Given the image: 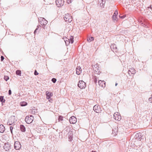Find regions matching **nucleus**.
Returning a JSON list of instances; mask_svg holds the SVG:
<instances>
[{
  "label": "nucleus",
  "mask_w": 152,
  "mask_h": 152,
  "mask_svg": "<svg viewBox=\"0 0 152 152\" xmlns=\"http://www.w3.org/2000/svg\"><path fill=\"white\" fill-rule=\"evenodd\" d=\"M135 73V70L133 68L130 69L128 71V73L130 76L133 75Z\"/></svg>",
  "instance_id": "f8f14e48"
},
{
  "label": "nucleus",
  "mask_w": 152,
  "mask_h": 152,
  "mask_svg": "<svg viewBox=\"0 0 152 152\" xmlns=\"http://www.w3.org/2000/svg\"><path fill=\"white\" fill-rule=\"evenodd\" d=\"M99 85L103 87H104L105 86V82L104 81H102L101 80L99 81Z\"/></svg>",
  "instance_id": "dca6fc26"
},
{
  "label": "nucleus",
  "mask_w": 152,
  "mask_h": 152,
  "mask_svg": "<svg viewBox=\"0 0 152 152\" xmlns=\"http://www.w3.org/2000/svg\"><path fill=\"white\" fill-rule=\"evenodd\" d=\"M118 14V12L117 10H115L114 13L113 15L112 16V18L114 22H115L117 21L116 18Z\"/></svg>",
  "instance_id": "4468645a"
},
{
  "label": "nucleus",
  "mask_w": 152,
  "mask_h": 152,
  "mask_svg": "<svg viewBox=\"0 0 152 152\" xmlns=\"http://www.w3.org/2000/svg\"><path fill=\"white\" fill-rule=\"evenodd\" d=\"M7 152H8V151Z\"/></svg>",
  "instance_id": "49530a36"
},
{
  "label": "nucleus",
  "mask_w": 152,
  "mask_h": 152,
  "mask_svg": "<svg viewBox=\"0 0 152 152\" xmlns=\"http://www.w3.org/2000/svg\"><path fill=\"white\" fill-rule=\"evenodd\" d=\"M69 122L71 124H75L77 122V118L74 116H72L70 118Z\"/></svg>",
  "instance_id": "9b49d317"
},
{
  "label": "nucleus",
  "mask_w": 152,
  "mask_h": 152,
  "mask_svg": "<svg viewBox=\"0 0 152 152\" xmlns=\"http://www.w3.org/2000/svg\"><path fill=\"white\" fill-rule=\"evenodd\" d=\"M82 69L79 66H78L76 68V73L77 75H79L81 73Z\"/></svg>",
  "instance_id": "2eb2a0df"
},
{
  "label": "nucleus",
  "mask_w": 152,
  "mask_h": 152,
  "mask_svg": "<svg viewBox=\"0 0 152 152\" xmlns=\"http://www.w3.org/2000/svg\"><path fill=\"white\" fill-rule=\"evenodd\" d=\"M94 38L93 37H91L90 38L87 39V41L88 42H90L91 41H92L94 40Z\"/></svg>",
  "instance_id": "5701e85b"
},
{
  "label": "nucleus",
  "mask_w": 152,
  "mask_h": 152,
  "mask_svg": "<svg viewBox=\"0 0 152 152\" xmlns=\"http://www.w3.org/2000/svg\"><path fill=\"white\" fill-rule=\"evenodd\" d=\"M63 117L62 116H59V118H58L59 120H61V121L62 120H63Z\"/></svg>",
  "instance_id": "7c9ffc66"
},
{
  "label": "nucleus",
  "mask_w": 152,
  "mask_h": 152,
  "mask_svg": "<svg viewBox=\"0 0 152 152\" xmlns=\"http://www.w3.org/2000/svg\"><path fill=\"white\" fill-rule=\"evenodd\" d=\"M125 17H126V15H124L122 16H120V18H124Z\"/></svg>",
  "instance_id": "58836bf2"
},
{
  "label": "nucleus",
  "mask_w": 152,
  "mask_h": 152,
  "mask_svg": "<svg viewBox=\"0 0 152 152\" xmlns=\"http://www.w3.org/2000/svg\"><path fill=\"white\" fill-rule=\"evenodd\" d=\"M114 118L116 120L120 121L121 119V116L118 113H115L114 114Z\"/></svg>",
  "instance_id": "9d476101"
},
{
  "label": "nucleus",
  "mask_w": 152,
  "mask_h": 152,
  "mask_svg": "<svg viewBox=\"0 0 152 152\" xmlns=\"http://www.w3.org/2000/svg\"><path fill=\"white\" fill-rule=\"evenodd\" d=\"M34 74L35 75H37L38 74V73L37 72V71L36 70H35L34 71Z\"/></svg>",
  "instance_id": "2f4dec72"
},
{
  "label": "nucleus",
  "mask_w": 152,
  "mask_h": 152,
  "mask_svg": "<svg viewBox=\"0 0 152 152\" xmlns=\"http://www.w3.org/2000/svg\"><path fill=\"white\" fill-rule=\"evenodd\" d=\"M64 19L65 21L68 22H71L72 20V17L70 15V14L68 13L65 15Z\"/></svg>",
  "instance_id": "7ed1b4c3"
},
{
  "label": "nucleus",
  "mask_w": 152,
  "mask_h": 152,
  "mask_svg": "<svg viewBox=\"0 0 152 152\" xmlns=\"http://www.w3.org/2000/svg\"><path fill=\"white\" fill-rule=\"evenodd\" d=\"M34 119V117L32 115L26 116L25 118V121L27 124H30L32 123Z\"/></svg>",
  "instance_id": "f03ea898"
},
{
  "label": "nucleus",
  "mask_w": 152,
  "mask_h": 152,
  "mask_svg": "<svg viewBox=\"0 0 152 152\" xmlns=\"http://www.w3.org/2000/svg\"><path fill=\"white\" fill-rule=\"evenodd\" d=\"M100 7H104V4H103V3H102V2H101L100 4Z\"/></svg>",
  "instance_id": "473e14b6"
},
{
  "label": "nucleus",
  "mask_w": 152,
  "mask_h": 152,
  "mask_svg": "<svg viewBox=\"0 0 152 152\" xmlns=\"http://www.w3.org/2000/svg\"><path fill=\"white\" fill-rule=\"evenodd\" d=\"M92 152H96L95 151H92Z\"/></svg>",
  "instance_id": "a18cd8bd"
},
{
  "label": "nucleus",
  "mask_w": 152,
  "mask_h": 152,
  "mask_svg": "<svg viewBox=\"0 0 152 152\" xmlns=\"http://www.w3.org/2000/svg\"><path fill=\"white\" fill-rule=\"evenodd\" d=\"M16 121L15 116H12L8 119L7 124L8 125H11L14 124Z\"/></svg>",
  "instance_id": "f257e3e1"
},
{
  "label": "nucleus",
  "mask_w": 152,
  "mask_h": 152,
  "mask_svg": "<svg viewBox=\"0 0 152 152\" xmlns=\"http://www.w3.org/2000/svg\"><path fill=\"white\" fill-rule=\"evenodd\" d=\"M55 2L57 6L59 7L62 6L64 4V1L63 0H56Z\"/></svg>",
  "instance_id": "39448f33"
},
{
  "label": "nucleus",
  "mask_w": 152,
  "mask_h": 152,
  "mask_svg": "<svg viewBox=\"0 0 152 152\" xmlns=\"http://www.w3.org/2000/svg\"><path fill=\"white\" fill-rule=\"evenodd\" d=\"M20 129L22 132H25L26 131V128L24 126L22 125H20Z\"/></svg>",
  "instance_id": "a211bd4d"
},
{
  "label": "nucleus",
  "mask_w": 152,
  "mask_h": 152,
  "mask_svg": "<svg viewBox=\"0 0 152 152\" xmlns=\"http://www.w3.org/2000/svg\"><path fill=\"white\" fill-rule=\"evenodd\" d=\"M9 79V77L8 76H4V79L6 81H7Z\"/></svg>",
  "instance_id": "bb28decb"
},
{
  "label": "nucleus",
  "mask_w": 152,
  "mask_h": 152,
  "mask_svg": "<svg viewBox=\"0 0 152 152\" xmlns=\"http://www.w3.org/2000/svg\"><path fill=\"white\" fill-rule=\"evenodd\" d=\"M10 131L11 132V133L12 134V135L13 134L12 130H13V128L12 126H10Z\"/></svg>",
  "instance_id": "a878e982"
},
{
  "label": "nucleus",
  "mask_w": 152,
  "mask_h": 152,
  "mask_svg": "<svg viewBox=\"0 0 152 152\" xmlns=\"http://www.w3.org/2000/svg\"><path fill=\"white\" fill-rule=\"evenodd\" d=\"M54 1V0H51V1L50 2H49V4H53V3Z\"/></svg>",
  "instance_id": "4c0bfd02"
},
{
  "label": "nucleus",
  "mask_w": 152,
  "mask_h": 152,
  "mask_svg": "<svg viewBox=\"0 0 152 152\" xmlns=\"http://www.w3.org/2000/svg\"><path fill=\"white\" fill-rule=\"evenodd\" d=\"M27 104V102H20V105L21 106H26Z\"/></svg>",
  "instance_id": "412c9836"
},
{
  "label": "nucleus",
  "mask_w": 152,
  "mask_h": 152,
  "mask_svg": "<svg viewBox=\"0 0 152 152\" xmlns=\"http://www.w3.org/2000/svg\"><path fill=\"white\" fill-rule=\"evenodd\" d=\"M74 37L72 36H71L70 37L69 39H67L68 40H69V43H71V44H72L73 42Z\"/></svg>",
  "instance_id": "6ab92c4d"
},
{
  "label": "nucleus",
  "mask_w": 152,
  "mask_h": 152,
  "mask_svg": "<svg viewBox=\"0 0 152 152\" xmlns=\"http://www.w3.org/2000/svg\"><path fill=\"white\" fill-rule=\"evenodd\" d=\"M51 80L53 83H55L56 81V79L55 78H53Z\"/></svg>",
  "instance_id": "cd10ccee"
},
{
  "label": "nucleus",
  "mask_w": 152,
  "mask_h": 152,
  "mask_svg": "<svg viewBox=\"0 0 152 152\" xmlns=\"http://www.w3.org/2000/svg\"><path fill=\"white\" fill-rule=\"evenodd\" d=\"M94 81L95 83H96L97 82V78L96 76H94L93 78Z\"/></svg>",
  "instance_id": "393cba45"
},
{
  "label": "nucleus",
  "mask_w": 152,
  "mask_h": 152,
  "mask_svg": "<svg viewBox=\"0 0 152 152\" xmlns=\"http://www.w3.org/2000/svg\"><path fill=\"white\" fill-rule=\"evenodd\" d=\"M1 61H3V60H4V58L3 56H1Z\"/></svg>",
  "instance_id": "f704fd0d"
},
{
  "label": "nucleus",
  "mask_w": 152,
  "mask_h": 152,
  "mask_svg": "<svg viewBox=\"0 0 152 152\" xmlns=\"http://www.w3.org/2000/svg\"><path fill=\"white\" fill-rule=\"evenodd\" d=\"M16 74L17 75L20 76L21 74V71L20 70H17L16 72Z\"/></svg>",
  "instance_id": "b1692460"
},
{
  "label": "nucleus",
  "mask_w": 152,
  "mask_h": 152,
  "mask_svg": "<svg viewBox=\"0 0 152 152\" xmlns=\"http://www.w3.org/2000/svg\"><path fill=\"white\" fill-rule=\"evenodd\" d=\"M5 131V127L2 124L0 125V132L3 133Z\"/></svg>",
  "instance_id": "f3484780"
},
{
  "label": "nucleus",
  "mask_w": 152,
  "mask_h": 152,
  "mask_svg": "<svg viewBox=\"0 0 152 152\" xmlns=\"http://www.w3.org/2000/svg\"><path fill=\"white\" fill-rule=\"evenodd\" d=\"M21 146V145L19 141H17L15 142L14 147L15 149L17 150L20 149V148Z\"/></svg>",
  "instance_id": "6e6552de"
},
{
  "label": "nucleus",
  "mask_w": 152,
  "mask_h": 152,
  "mask_svg": "<svg viewBox=\"0 0 152 152\" xmlns=\"http://www.w3.org/2000/svg\"><path fill=\"white\" fill-rule=\"evenodd\" d=\"M4 149L6 151H9L11 148L10 144L9 142L5 143L3 146Z\"/></svg>",
  "instance_id": "1a4fd4ad"
},
{
  "label": "nucleus",
  "mask_w": 152,
  "mask_h": 152,
  "mask_svg": "<svg viewBox=\"0 0 152 152\" xmlns=\"http://www.w3.org/2000/svg\"><path fill=\"white\" fill-rule=\"evenodd\" d=\"M73 0H67V2L68 4L71 3Z\"/></svg>",
  "instance_id": "c85d7f7f"
},
{
  "label": "nucleus",
  "mask_w": 152,
  "mask_h": 152,
  "mask_svg": "<svg viewBox=\"0 0 152 152\" xmlns=\"http://www.w3.org/2000/svg\"><path fill=\"white\" fill-rule=\"evenodd\" d=\"M5 100L4 99V96H0V101L2 102V104L3 105V103L5 102Z\"/></svg>",
  "instance_id": "aec40b11"
},
{
  "label": "nucleus",
  "mask_w": 152,
  "mask_h": 152,
  "mask_svg": "<svg viewBox=\"0 0 152 152\" xmlns=\"http://www.w3.org/2000/svg\"><path fill=\"white\" fill-rule=\"evenodd\" d=\"M142 134L141 133L139 132L136 134L135 136V138L138 140H141L142 139Z\"/></svg>",
  "instance_id": "ddd939ff"
},
{
  "label": "nucleus",
  "mask_w": 152,
  "mask_h": 152,
  "mask_svg": "<svg viewBox=\"0 0 152 152\" xmlns=\"http://www.w3.org/2000/svg\"><path fill=\"white\" fill-rule=\"evenodd\" d=\"M114 46H115V48L116 49V48H116V47H115V45H114L113 46V47H114Z\"/></svg>",
  "instance_id": "37998d69"
},
{
  "label": "nucleus",
  "mask_w": 152,
  "mask_h": 152,
  "mask_svg": "<svg viewBox=\"0 0 152 152\" xmlns=\"http://www.w3.org/2000/svg\"><path fill=\"white\" fill-rule=\"evenodd\" d=\"M93 110L95 112L98 113H100L102 111L100 106L99 105H95L94 107Z\"/></svg>",
  "instance_id": "0eeeda50"
},
{
  "label": "nucleus",
  "mask_w": 152,
  "mask_h": 152,
  "mask_svg": "<svg viewBox=\"0 0 152 152\" xmlns=\"http://www.w3.org/2000/svg\"><path fill=\"white\" fill-rule=\"evenodd\" d=\"M31 113L32 114H35V112L34 110H33L31 111Z\"/></svg>",
  "instance_id": "e433bc0d"
},
{
  "label": "nucleus",
  "mask_w": 152,
  "mask_h": 152,
  "mask_svg": "<svg viewBox=\"0 0 152 152\" xmlns=\"http://www.w3.org/2000/svg\"><path fill=\"white\" fill-rule=\"evenodd\" d=\"M46 93V95H47V99H49L51 96V93L50 92H48V93Z\"/></svg>",
  "instance_id": "4be33fe9"
},
{
  "label": "nucleus",
  "mask_w": 152,
  "mask_h": 152,
  "mask_svg": "<svg viewBox=\"0 0 152 152\" xmlns=\"http://www.w3.org/2000/svg\"><path fill=\"white\" fill-rule=\"evenodd\" d=\"M8 94L9 95H10L12 94L11 91V90L10 89L9 90Z\"/></svg>",
  "instance_id": "c9c22d12"
},
{
  "label": "nucleus",
  "mask_w": 152,
  "mask_h": 152,
  "mask_svg": "<svg viewBox=\"0 0 152 152\" xmlns=\"http://www.w3.org/2000/svg\"><path fill=\"white\" fill-rule=\"evenodd\" d=\"M150 152H152V149H150L149 150Z\"/></svg>",
  "instance_id": "79ce46f5"
},
{
  "label": "nucleus",
  "mask_w": 152,
  "mask_h": 152,
  "mask_svg": "<svg viewBox=\"0 0 152 152\" xmlns=\"http://www.w3.org/2000/svg\"><path fill=\"white\" fill-rule=\"evenodd\" d=\"M100 1H102V3H103V4H105V0H100Z\"/></svg>",
  "instance_id": "72a5a7b5"
},
{
  "label": "nucleus",
  "mask_w": 152,
  "mask_h": 152,
  "mask_svg": "<svg viewBox=\"0 0 152 152\" xmlns=\"http://www.w3.org/2000/svg\"><path fill=\"white\" fill-rule=\"evenodd\" d=\"M78 86L80 88H85L86 86V83L83 80H80L78 83Z\"/></svg>",
  "instance_id": "20e7f679"
},
{
  "label": "nucleus",
  "mask_w": 152,
  "mask_h": 152,
  "mask_svg": "<svg viewBox=\"0 0 152 152\" xmlns=\"http://www.w3.org/2000/svg\"><path fill=\"white\" fill-rule=\"evenodd\" d=\"M39 23L42 26H44L46 25L48 21L44 18H41L39 20Z\"/></svg>",
  "instance_id": "423d86ee"
},
{
  "label": "nucleus",
  "mask_w": 152,
  "mask_h": 152,
  "mask_svg": "<svg viewBox=\"0 0 152 152\" xmlns=\"http://www.w3.org/2000/svg\"><path fill=\"white\" fill-rule=\"evenodd\" d=\"M118 83H115V86H116L117 85Z\"/></svg>",
  "instance_id": "c03bdc74"
},
{
  "label": "nucleus",
  "mask_w": 152,
  "mask_h": 152,
  "mask_svg": "<svg viewBox=\"0 0 152 152\" xmlns=\"http://www.w3.org/2000/svg\"><path fill=\"white\" fill-rule=\"evenodd\" d=\"M66 39H68L67 38H66ZM64 41H65V42L66 43V45L67 43H66V41H67L68 42V41L67 40V39H66V40H64Z\"/></svg>",
  "instance_id": "a19ab883"
},
{
  "label": "nucleus",
  "mask_w": 152,
  "mask_h": 152,
  "mask_svg": "<svg viewBox=\"0 0 152 152\" xmlns=\"http://www.w3.org/2000/svg\"><path fill=\"white\" fill-rule=\"evenodd\" d=\"M38 30V28H36L35 30L34 31V33L35 34L37 32V31Z\"/></svg>",
  "instance_id": "ea45409f"
},
{
  "label": "nucleus",
  "mask_w": 152,
  "mask_h": 152,
  "mask_svg": "<svg viewBox=\"0 0 152 152\" xmlns=\"http://www.w3.org/2000/svg\"><path fill=\"white\" fill-rule=\"evenodd\" d=\"M149 100L150 102L151 103H152V95H151V97L149 98Z\"/></svg>",
  "instance_id": "c756f323"
}]
</instances>
